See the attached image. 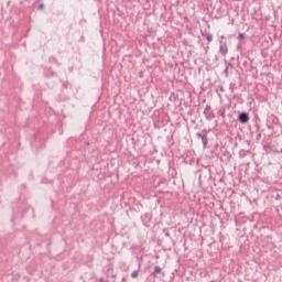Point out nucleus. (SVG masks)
Returning a JSON list of instances; mask_svg holds the SVG:
<instances>
[{
  "label": "nucleus",
  "instance_id": "1",
  "mask_svg": "<svg viewBox=\"0 0 282 282\" xmlns=\"http://www.w3.org/2000/svg\"><path fill=\"white\" fill-rule=\"evenodd\" d=\"M224 39L226 37L220 36L219 41V54H221V56H226V54H228V42L224 41Z\"/></svg>",
  "mask_w": 282,
  "mask_h": 282
},
{
  "label": "nucleus",
  "instance_id": "2",
  "mask_svg": "<svg viewBox=\"0 0 282 282\" xmlns=\"http://www.w3.org/2000/svg\"><path fill=\"white\" fill-rule=\"evenodd\" d=\"M203 115L205 116L206 120H208V121L214 120V118H215V113L213 112L210 105H208V104L206 105Z\"/></svg>",
  "mask_w": 282,
  "mask_h": 282
},
{
  "label": "nucleus",
  "instance_id": "3",
  "mask_svg": "<svg viewBox=\"0 0 282 282\" xmlns=\"http://www.w3.org/2000/svg\"><path fill=\"white\" fill-rule=\"evenodd\" d=\"M238 122H240L241 124H247V122L250 121V116L248 115V112H241L238 115Z\"/></svg>",
  "mask_w": 282,
  "mask_h": 282
},
{
  "label": "nucleus",
  "instance_id": "4",
  "mask_svg": "<svg viewBox=\"0 0 282 282\" xmlns=\"http://www.w3.org/2000/svg\"><path fill=\"white\" fill-rule=\"evenodd\" d=\"M196 138L202 139L203 147L208 145V137L206 135V130H203L202 132L196 133Z\"/></svg>",
  "mask_w": 282,
  "mask_h": 282
},
{
  "label": "nucleus",
  "instance_id": "5",
  "mask_svg": "<svg viewBox=\"0 0 282 282\" xmlns=\"http://www.w3.org/2000/svg\"><path fill=\"white\" fill-rule=\"evenodd\" d=\"M151 218H152V215L150 213L142 215L141 221H142L143 226L149 227V224H151Z\"/></svg>",
  "mask_w": 282,
  "mask_h": 282
},
{
  "label": "nucleus",
  "instance_id": "6",
  "mask_svg": "<svg viewBox=\"0 0 282 282\" xmlns=\"http://www.w3.org/2000/svg\"><path fill=\"white\" fill-rule=\"evenodd\" d=\"M202 36H205L208 43H213V35L207 30L202 31Z\"/></svg>",
  "mask_w": 282,
  "mask_h": 282
},
{
  "label": "nucleus",
  "instance_id": "7",
  "mask_svg": "<svg viewBox=\"0 0 282 282\" xmlns=\"http://www.w3.org/2000/svg\"><path fill=\"white\" fill-rule=\"evenodd\" d=\"M226 63V68L224 70L225 77L228 78V69L232 68V64L228 63L227 61H225Z\"/></svg>",
  "mask_w": 282,
  "mask_h": 282
},
{
  "label": "nucleus",
  "instance_id": "8",
  "mask_svg": "<svg viewBox=\"0 0 282 282\" xmlns=\"http://www.w3.org/2000/svg\"><path fill=\"white\" fill-rule=\"evenodd\" d=\"M248 153H251L250 150H240L239 158L243 159L248 155Z\"/></svg>",
  "mask_w": 282,
  "mask_h": 282
},
{
  "label": "nucleus",
  "instance_id": "9",
  "mask_svg": "<svg viewBox=\"0 0 282 282\" xmlns=\"http://www.w3.org/2000/svg\"><path fill=\"white\" fill-rule=\"evenodd\" d=\"M154 274H162V276H164V272L162 271V268L158 265L154 267Z\"/></svg>",
  "mask_w": 282,
  "mask_h": 282
},
{
  "label": "nucleus",
  "instance_id": "10",
  "mask_svg": "<svg viewBox=\"0 0 282 282\" xmlns=\"http://www.w3.org/2000/svg\"><path fill=\"white\" fill-rule=\"evenodd\" d=\"M272 149L273 147L271 144L263 145V150L265 151V153H272Z\"/></svg>",
  "mask_w": 282,
  "mask_h": 282
},
{
  "label": "nucleus",
  "instance_id": "11",
  "mask_svg": "<svg viewBox=\"0 0 282 282\" xmlns=\"http://www.w3.org/2000/svg\"><path fill=\"white\" fill-rule=\"evenodd\" d=\"M243 39H246V33H239L238 41H243Z\"/></svg>",
  "mask_w": 282,
  "mask_h": 282
},
{
  "label": "nucleus",
  "instance_id": "12",
  "mask_svg": "<svg viewBox=\"0 0 282 282\" xmlns=\"http://www.w3.org/2000/svg\"><path fill=\"white\" fill-rule=\"evenodd\" d=\"M138 273H139V271H138V270H134V271L131 273V279H138Z\"/></svg>",
  "mask_w": 282,
  "mask_h": 282
},
{
  "label": "nucleus",
  "instance_id": "13",
  "mask_svg": "<svg viewBox=\"0 0 282 282\" xmlns=\"http://www.w3.org/2000/svg\"><path fill=\"white\" fill-rule=\"evenodd\" d=\"M218 116H221L223 118H226V113H224V110H218Z\"/></svg>",
  "mask_w": 282,
  "mask_h": 282
},
{
  "label": "nucleus",
  "instance_id": "14",
  "mask_svg": "<svg viewBox=\"0 0 282 282\" xmlns=\"http://www.w3.org/2000/svg\"><path fill=\"white\" fill-rule=\"evenodd\" d=\"M218 90L221 91V94H224V91H226V89H224V86H219Z\"/></svg>",
  "mask_w": 282,
  "mask_h": 282
},
{
  "label": "nucleus",
  "instance_id": "15",
  "mask_svg": "<svg viewBox=\"0 0 282 282\" xmlns=\"http://www.w3.org/2000/svg\"><path fill=\"white\" fill-rule=\"evenodd\" d=\"M43 8H45V4H44V3H41V4L39 6V10H43Z\"/></svg>",
  "mask_w": 282,
  "mask_h": 282
},
{
  "label": "nucleus",
  "instance_id": "16",
  "mask_svg": "<svg viewBox=\"0 0 282 282\" xmlns=\"http://www.w3.org/2000/svg\"><path fill=\"white\" fill-rule=\"evenodd\" d=\"M275 199H276V200H281V199H282L281 195H280V194H276Z\"/></svg>",
  "mask_w": 282,
  "mask_h": 282
},
{
  "label": "nucleus",
  "instance_id": "17",
  "mask_svg": "<svg viewBox=\"0 0 282 282\" xmlns=\"http://www.w3.org/2000/svg\"><path fill=\"white\" fill-rule=\"evenodd\" d=\"M272 153H281L280 150H276V149H272Z\"/></svg>",
  "mask_w": 282,
  "mask_h": 282
},
{
  "label": "nucleus",
  "instance_id": "18",
  "mask_svg": "<svg viewBox=\"0 0 282 282\" xmlns=\"http://www.w3.org/2000/svg\"><path fill=\"white\" fill-rule=\"evenodd\" d=\"M261 139V134H257V140H260Z\"/></svg>",
  "mask_w": 282,
  "mask_h": 282
},
{
  "label": "nucleus",
  "instance_id": "19",
  "mask_svg": "<svg viewBox=\"0 0 282 282\" xmlns=\"http://www.w3.org/2000/svg\"><path fill=\"white\" fill-rule=\"evenodd\" d=\"M99 282H105V279L100 278V279H99Z\"/></svg>",
  "mask_w": 282,
  "mask_h": 282
},
{
  "label": "nucleus",
  "instance_id": "20",
  "mask_svg": "<svg viewBox=\"0 0 282 282\" xmlns=\"http://www.w3.org/2000/svg\"><path fill=\"white\" fill-rule=\"evenodd\" d=\"M216 94H219V89H216Z\"/></svg>",
  "mask_w": 282,
  "mask_h": 282
}]
</instances>
